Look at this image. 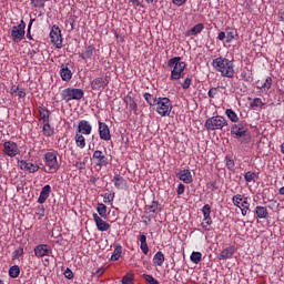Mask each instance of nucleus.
<instances>
[{
	"label": "nucleus",
	"mask_w": 284,
	"mask_h": 284,
	"mask_svg": "<svg viewBox=\"0 0 284 284\" xmlns=\"http://www.w3.org/2000/svg\"><path fill=\"white\" fill-rule=\"evenodd\" d=\"M240 79H243L244 81H252V73H241Z\"/></svg>",
	"instance_id": "58"
},
{
	"label": "nucleus",
	"mask_w": 284,
	"mask_h": 284,
	"mask_svg": "<svg viewBox=\"0 0 284 284\" xmlns=\"http://www.w3.org/2000/svg\"><path fill=\"white\" fill-rule=\"evenodd\" d=\"M51 193H52V186H50V184L44 185L38 197V203H40V205H43V203H45V201L50 199Z\"/></svg>",
	"instance_id": "20"
},
{
	"label": "nucleus",
	"mask_w": 284,
	"mask_h": 284,
	"mask_svg": "<svg viewBox=\"0 0 284 284\" xmlns=\"http://www.w3.org/2000/svg\"><path fill=\"white\" fill-rule=\"evenodd\" d=\"M51 43L55 45V48H63V38L61 37V29L58 26H53L50 31Z\"/></svg>",
	"instance_id": "12"
},
{
	"label": "nucleus",
	"mask_w": 284,
	"mask_h": 284,
	"mask_svg": "<svg viewBox=\"0 0 284 284\" xmlns=\"http://www.w3.org/2000/svg\"><path fill=\"white\" fill-rule=\"evenodd\" d=\"M173 6H178V8H181V6H184V3H187V0H172Z\"/></svg>",
	"instance_id": "59"
},
{
	"label": "nucleus",
	"mask_w": 284,
	"mask_h": 284,
	"mask_svg": "<svg viewBox=\"0 0 284 284\" xmlns=\"http://www.w3.org/2000/svg\"><path fill=\"white\" fill-rule=\"evenodd\" d=\"M97 212L100 219H108V206L103 203H98Z\"/></svg>",
	"instance_id": "30"
},
{
	"label": "nucleus",
	"mask_w": 284,
	"mask_h": 284,
	"mask_svg": "<svg viewBox=\"0 0 284 284\" xmlns=\"http://www.w3.org/2000/svg\"><path fill=\"white\" fill-rule=\"evenodd\" d=\"M18 165H19L20 170H23L24 172H29V174H34V173L39 172V170H40L39 164H34V163L28 162L26 160L18 161Z\"/></svg>",
	"instance_id": "13"
},
{
	"label": "nucleus",
	"mask_w": 284,
	"mask_h": 284,
	"mask_svg": "<svg viewBox=\"0 0 284 284\" xmlns=\"http://www.w3.org/2000/svg\"><path fill=\"white\" fill-rule=\"evenodd\" d=\"M202 214H203L204 219L210 217L211 214H212V206H210V204H205V205L202 207Z\"/></svg>",
	"instance_id": "45"
},
{
	"label": "nucleus",
	"mask_w": 284,
	"mask_h": 284,
	"mask_svg": "<svg viewBox=\"0 0 284 284\" xmlns=\"http://www.w3.org/2000/svg\"><path fill=\"white\" fill-rule=\"evenodd\" d=\"M32 8H43L49 0H30Z\"/></svg>",
	"instance_id": "47"
},
{
	"label": "nucleus",
	"mask_w": 284,
	"mask_h": 284,
	"mask_svg": "<svg viewBox=\"0 0 284 284\" xmlns=\"http://www.w3.org/2000/svg\"><path fill=\"white\" fill-rule=\"evenodd\" d=\"M244 199L245 197L243 195L236 194L232 197V203L233 205H235V207H241V204L243 203Z\"/></svg>",
	"instance_id": "41"
},
{
	"label": "nucleus",
	"mask_w": 284,
	"mask_h": 284,
	"mask_svg": "<svg viewBox=\"0 0 284 284\" xmlns=\"http://www.w3.org/2000/svg\"><path fill=\"white\" fill-rule=\"evenodd\" d=\"M176 178L180 181H183V183H186V185H190V183L194 181L192 178V172H190L187 169L181 170L179 173H176Z\"/></svg>",
	"instance_id": "21"
},
{
	"label": "nucleus",
	"mask_w": 284,
	"mask_h": 284,
	"mask_svg": "<svg viewBox=\"0 0 284 284\" xmlns=\"http://www.w3.org/2000/svg\"><path fill=\"white\" fill-rule=\"evenodd\" d=\"M26 38V21L20 20L18 26L12 27L11 39L13 43H21Z\"/></svg>",
	"instance_id": "8"
},
{
	"label": "nucleus",
	"mask_w": 284,
	"mask_h": 284,
	"mask_svg": "<svg viewBox=\"0 0 284 284\" xmlns=\"http://www.w3.org/2000/svg\"><path fill=\"white\" fill-rule=\"evenodd\" d=\"M257 88H260V90H263L264 92H267V90L272 88V79L267 77L266 79L260 80L257 82Z\"/></svg>",
	"instance_id": "26"
},
{
	"label": "nucleus",
	"mask_w": 284,
	"mask_h": 284,
	"mask_svg": "<svg viewBox=\"0 0 284 284\" xmlns=\"http://www.w3.org/2000/svg\"><path fill=\"white\" fill-rule=\"evenodd\" d=\"M42 134H43V136H52V134H54V128H52V125H50V122L43 123Z\"/></svg>",
	"instance_id": "31"
},
{
	"label": "nucleus",
	"mask_w": 284,
	"mask_h": 284,
	"mask_svg": "<svg viewBox=\"0 0 284 284\" xmlns=\"http://www.w3.org/2000/svg\"><path fill=\"white\" fill-rule=\"evenodd\" d=\"M239 209L242 212V216H247V212H250V202L247 201V197H244Z\"/></svg>",
	"instance_id": "32"
},
{
	"label": "nucleus",
	"mask_w": 284,
	"mask_h": 284,
	"mask_svg": "<svg viewBox=\"0 0 284 284\" xmlns=\"http://www.w3.org/2000/svg\"><path fill=\"white\" fill-rule=\"evenodd\" d=\"M212 65L216 72H234V61L219 57L213 60Z\"/></svg>",
	"instance_id": "4"
},
{
	"label": "nucleus",
	"mask_w": 284,
	"mask_h": 284,
	"mask_svg": "<svg viewBox=\"0 0 284 284\" xmlns=\"http://www.w3.org/2000/svg\"><path fill=\"white\" fill-rule=\"evenodd\" d=\"M231 134L234 139L244 145H247V143L252 142V135L247 133V124L245 122L233 124L231 128Z\"/></svg>",
	"instance_id": "1"
},
{
	"label": "nucleus",
	"mask_w": 284,
	"mask_h": 284,
	"mask_svg": "<svg viewBox=\"0 0 284 284\" xmlns=\"http://www.w3.org/2000/svg\"><path fill=\"white\" fill-rule=\"evenodd\" d=\"M74 141H75L77 148H80V150H83L85 148V145H87L85 136H83L82 133H77L75 132Z\"/></svg>",
	"instance_id": "28"
},
{
	"label": "nucleus",
	"mask_w": 284,
	"mask_h": 284,
	"mask_svg": "<svg viewBox=\"0 0 284 284\" xmlns=\"http://www.w3.org/2000/svg\"><path fill=\"white\" fill-rule=\"evenodd\" d=\"M163 263H165V254L163 252L159 251L153 256V265H158V267L163 266Z\"/></svg>",
	"instance_id": "27"
},
{
	"label": "nucleus",
	"mask_w": 284,
	"mask_h": 284,
	"mask_svg": "<svg viewBox=\"0 0 284 284\" xmlns=\"http://www.w3.org/2000/svg\"><path fill=\"white\" fill-rule=\"evenodd\" d=\"M210 225H212V216L204 217L202 222V229L204 232H210L212 230Z\"/></svg>",
	"instance_id": "39"
},
{
	"label": "nucleus",
	"mask_w": 284,
	"mask_h": 284,
	"mask_svg": "<svg viewBox=\"0 0 284 284\" xmlns=\"http://www.w3.org/2000/svg\"><path fill=\"white\" fill-rule=\"evenodd\" d=\"M191 85H192V79L185 78L184 82L182 83V90H190Z\"/></svg>",
	"instance_id": "51"
},
{
	"label": "nucleus",
	"mask_w": 284,
	"mask_h": 284,
	"mask_svg": "<svg viewBox=\"0 0 284 284\" xmlns=\"http://www.w3.org/2000/svg\"><path fill=\"white\" fill-rule=\"evenodd\" d=\"M219 94V89L217 88H211L207 92L209 99H214Z\"/></svg>",
	"instance_id": "54"
},
{
	"label": "nucleus",
	"mask_w": 284,
	"mask_h": 284,
	"mask_svg": "<svg viewBox=\"0 0 284 284\" xmlns=\"http://www.w3.org/2000/svg\"><path fill=\"white\" fill-rule=\"evenodd\" d=\"M122 284H134V273L129 272L126 273L122 280H121Z\"/></svg>",
	"instance_id": "38"
},
{
	"label": "nucleus",
	"mask_w": 284,
	"mask_h": 284,
	"mask_svg": "<svg viewBox=\"0 0 284 284\" xmlns=\"http://www.w3.org/2000/svg\"><path fill=\"white\" fill-rule=\"evenodd\" d=\"M64 276H65L69 281H72V278H74V273L72 272V270L67 268V270L64 271Z\"/></svg>",
	"instance_id": "57"
},
{
	"label": "nucleus",
	"mask_w": 284,
	"mask_h": 284,
	"mask_svg": "<svg viewBox=\"0 0 284 284\" xmlns=\"http://www.w3.org/2000/svg\"><path fill=\"white\" fill-rule=\"evenodd\" d=\"M37 258H43V256H50L52 254V247L48 244H39L33 250Z\"/></svg>",
	"instance_id": "14"
},
{
	"label": "nucleus",
	"mask_w": 284,
	"mask_h": 284,
	"mask_svg": "<svg viewBox=\"0 0 284 284\" xmlns=\"http://www.w3.org/2000/svg\"><path fill=\"white\" fill-rule=\"evenodd\" d=\"M161 212V204L159 201H152L151 204L145 206L146 214H159Z\"/></svg>",
	"instance_id": "24"
},
{
	"label": "nucleus",
	"mask_w": 284,
	"mask_h": 284,
	"mask_svg": "<svg viewBox=\"0 0 284 284\" xmlns=\"http://www.w3.org/2000/svg\"><path fill=\"white\" fill-rule=\"evenodd\" d=\"M256 179V173L248 171L244 174V180L246 181V183H252L254 182Z\"/></svg>",
	"instance_id": "44"
},
{
	"label": "nucleus",
	"mask_w": 284,
	"mask_h": 284,
	"mask_svg": "<svg viewBox=\"0 0 284 284\" xmlns=\"http://www.w3.org/2000/svg\"><path fill=\"white\" fill-rule=\"evenodd\" d=\"M75 168L78 170H85V162H77Z\"/></svg>",
	"instance_id": "64"
},
{
	"label": "nucleus",
	"mask_w": 284,
	"mask_h": 284,
	"mask_svg": "<svg viewBox=\"0 0 284 284\" xmlns=\"http://www.w3.org/2000/svg\"><path fill=\"white\" fill-rule=\"evenodd\" d=\"M75 133L84 134V136H90V134H92V124L88 120H81L78 123V129Z\"/></svg>",
	"instance_id": "15"
},
{
	"label": "nucleus",
	"mask_w": 284,
	"mask_h": 284,
	"mask_svg": "<svg viewBox=\"0 0 284 284\" xmlns=\"http://www.w3.org/2000/svg\"><path fill=\"white\" fill-rule=\"evenodd\" d=\"M16 97H19V99H26V91L23 89L18 90Z\"/></svg>",
	"instance_id": "62"
},
{
	"label": "nucleus",
	"mask_w": 284,
	"mask_h": 284,
	"mask_svg": "<svg viewBox=\"0 0 284 284\" xmlns=\"http://www.w3.org/2000/svg\"><path fill=\"white\" fill-rule=\"evenodd\" d=\"M181 72H172L171 73V79H173L174 81H179V79L181 78Z\"/></svg>",
	"instance_id": "60"
},
{
	"label": "nucleus",
	"mask_w": 284,
	"mask_h": 284,
	"mask_svg": "<svg viewBox=\"0 0 284 284\" xmlns=\"http://www.w3.org/2000/svg\"><path fill=\"white\" fill-rule=\"evenodd\" d=\"M204 128L209 130V132L223 130V128H227V120L223 115H213L212 118L206 119Z\"/></svg>",
	"instance_id": "3"
},
{
	"label": "nucleus",
	"mask_w": 284,
	"mask_h": 284,
	"mask_svg": "<svg viewBox=\"0 0 284 284\" xmlns=\"http://www.w3.org/2000/svg\"><path fill=\"white\" fill-rule=\"evenodd\" d=\"M38 112L40 115V121H42V123H50V115L52 113L50 112V110H48V108L39 106Z\"/></svg>",
	"instance_id": "23"
},
{
	"label": "nucleus",
	"mask_w": 284,
	"mask_h": 284,
	"mask_svg": "<svg viewBox=\"0 0 284 284\" xmlns=\"http://www.w3.org/2000/svg\"><path fill=\"white\" fill-rule=\"evenodd\" d=\"M155 112H158L160 116H170L172 112V101H170L169 98H158Z\"/></svg>",
	"instance_id": "6"
},
{
	"label": "nucleus",
	"mask_w": 284,
	"mask_h": 284,
	"mask_svg": "<svg viewBox=\"0 0 284 284\" xmlns=\"http://www.w3.org/2000/svg\"><path fill=\"white\" fill-rule=\"evenodd\" d=\"M60 77H61L62 81H71L72 72H61Z\"/></svg>",
	"instance_id": "52"
},
{
	"label": "nucleus",
	"mask_w": 284,
	"mask_h": 284,
	"mask_svg": "<svg viewBox=\"0 0 284 284\" xmlns=\"http://www.w3.org/2000/svg\"><path fill=\"white\" fill-rule=\"evenodd\" d=\"M140 250H142L143 254L148 255L150 252V246H148V242L140 244Z\"/></svg>",
	"instance_id": "56"
},
{
	"label": "nucleus",
	"mask_w": 284,
	"mask_h": 284,
	"mask_svg": "<svg viewBox=\"0 0 284 284\" xmlns=\"http://www.w3.org/2000/svg\"><path fill=\"white\" fill-rule=\"evenodd\" d=\"M44 165L47 168L44 169V172H47V174H55V172H59L61 164L59 163V159L57 158V152L52 151L44 154Z\"/></svg>",
	"instance_id": "2"
},
{
	"label": "nucleus",
	"mask_w": 284,
	"mask_h": 284,
	"mask_svg": "<svg viewBox=\"0 0 284 284\" xmlns=\"http://www.w3.org/2000/svg\"><path fill=\"white\" fill-rule=\"evenodd\" d=\"M263 105H265V103H263V100H261V98H255L251 102V108H263Z\"/></svg>",
	"instance_id": "48"
},
{
	"label": "nucleus",
	"mask_w": 284,
	"mask_h": 284,
	"mask_svg": "<svg viewBox=\"0 0 284 284\" xmlns=\"http://www.w3.org/2000/svg\"><path fill=\"white\" fill-rule=\"evenodd\" d=\"M111 77L108 74H102L91 81V90L95 92H103L108 85H110Z\"/></svg>",
	"instance_id": "7"
},
{
	"label": "nucleus",
	"mask_w": 284,
	"mask_h": 284,
	"mask_svg": "<svg viewBox=\"0 0 284 284\" xmlns=\"http://www.w3.org/2000/svg\"><path fill=\"white\" fill-rule=\"evenodd\" d=\"M18 92H19V85H12L10 89V94L16 97Z\"/></svg>",
	"instance_id": "61"
},
{
	"label": "nucleus",
	"mask_w": 284,
	"mask_h": 284,
	"mask_svg": "<svg viewBox=\"0 0 284 284\" xmlns=\"http://www.w3.org/2000/svg\"><path fill=\"white\" fill-rule=\"evenodd\" d=\"M186 65L187 64L181 57H174L168 61V68L171 70V72H184Z\"/></svg>",
	"instance_id": "10"
},
{
	"label": "nucleus",
	"mask_w": 284,
	"mask_h": 284,
	"mask_svg": "<svg viewBox=\"0 0 284 284\" xmlns=\"http://www.w3.org/2000/svg\"><path fill=\"white\" fill-rule=\"evenodd\" d=\"M114 192L104 193L103 196V203H108L109 205H112L114 203Z\"/></svg>",
	"instance_id": "40"
},
{
	"label": "nucleus",
	"mask_w": 284,
	"mask_h": 284,
	"mask_svg": "<svg viewBox=\"0 0 284 284\" xmlns=\"http://www.w3.org/2000/svg\"><path fill=\"white\" fill-rule=\"evenodd\" d=\"M142 276H143L144 281H146V283L161 284V283H159V280L154 278V276H152V275L143 274Z\"/></svg>",
	"instance_id": "49"
},
{
	"label": "nucleus",
	"mask_w": 284,
	"mask_h": 284,
	"mask_svg": "<svg viewBox=\"0 0 284 284\" xmlns=\"http://www.w3.org/2000/svg\"><path fill=\"white\" fill-rule=\"evenodd\" d=\"M112 183L116 190H128V180L119 173L114 174Z\"/></svg>",
	"instance_id": "17"
},
{
	"label": "nucleus",
	"mask_w": 284,
	"mask_h": 284,
	"mask_svg": "<svg viewBox=\"0 0 284 284\" xmlns=\"http://www.w3.org/2000/svg\"><path fill=\"white\" fill-rule=\"evenodd\" d=\"M21 153V149H19V144L14 141H6L3 143V154L6 156H10V159H14L18 154Z\"/></svg>",
	"instance_id": "11"
},
{
	"label": "nucleus",
	"mask_w": 284,
	"mask_h": 284,
	"mask_svg": "<svg viewBox=\"0 0 284 284\" xmlns=\"http://www.w3.org/2000/svg\"><path fill=\"white\" fill-rule=\"evenodd\" d=\"M20 274H21V267H19V265H13L9 268L10 278H19Z\"/></svg>",
	"instance_id": "34"
},
{
	"label": "nucleus",
	"mask_w": 284,
	"mask_h": 284,
	"mask_svg": "<svg viewBox=\"0 0 284 284\" xmlns=\"http://www.w3.org/2000/svg\"><path fill=\"white\" fill-rule=\"evenodd\" d=\"M124 103H126L129 110H133L135 111L138 105H136V101H134V98L130 97V95H126L124 98Z\"/></svg>",
	"instance_id": "37"
},
{
	"label": "nucleus",
	"mask_w": 284,
	"mask_h": 284,
	"mask_svg": "<svg viewBox=\"0 0 284 284\" xmlns=\"http://www.w3.org/2000/svg\"><path fill=\"white\" fill-rule=\"evenodd\" d=\"M225 161H226L227 170H234L235 163H234V160L232 159V156L226 155Z\"/></svg>",
	"instance_id": "50"
},
{
	"label": "nucleus",
	"mask_w": 284,
	"mask_h": 284,
	"mask_svg": "<svg viewBox=\"0 0 284 284\" xmlns=\"http://www.w3.org/2000/svg\"><path fill=\"white\" fill-rule=\"evenodd\" d=\"M21 256H23V247L20 246L18 247L16 251L12 252V261H19V258H21Z\"/></svg>",
	"instance_id": "42"
},
{
	"label": "nucleus",
	"mask_w": 284,
	"mask_h": 284,
	"mask_svg": "<svg viewBox=\"0 0 284 284\" xmlns=\"http://www.w3.org/2000/svg\"><path fill=\"white\" fill-rule=\"evenodd\" d=\"M70 64H62L60 72H72V70L69 68Z\"/></svg>",
	"instance_id": "63"
},
{
	"label": "nucleus",
	"mask_w": 284,
	"mask_h": 284,
	"mask_svg": "<svg viewBox=\"0 0 284 284\" xmlns=\"http://www.w3.org/2000/svg\"><path fill=\"white\" fill-rule=\"evenodd\" d=\"M32 23H34V19H31L28 24L27 39H29V41H32V34L30 33V30H32Z\"/></svg>",
	"instance_id": "55"
},
{
	"label": "nucleus",
	"mask_w": 284,
	"mask_h": 284,
	"mask_svg": "<svg viewBox=\"0 0 284 284\" xmlns=\"http://www.w3.org/2000/svg\"><path fill=\"white\" fill-rule=\"evenodd\" d=\"M176 194H178V196H181V195L185 194V184L180 183L178 185Z\"/></svg>",
	"instance_id": "53"
},
{
	"label": "nucleus",
	"mask_w": 284,
	"mask_h": 284,
	"mask_svg": "<svg viewBox=\"0 0 284 284\" xmlns=\"http://www.w3.org/2000/svg\"><path fill=\"white\" fill-rule=\"evenodd\" d=\"M201 258H203V254L201 252H193L191 254V261L192 263H195V265H197V263H201Z\"/></svg>",
	"instance_id": "43"
},
{
	"label": "nucleus",
	"mask_w": 284,
	"mask_h": 284,
	"mask_svg": "<svg viewBox=\"0 0 284 284\" xmlns=\"http://www.w3.org/2000/svg\"><path fill=\"white\" fill-rule=\"evenodd\" d=\"M143 99L146 101V103L149 105H151L152 108H155L158 101H159V98H154V95L150 94V93H144L143 94Z\"/></svg>",
	"instance_id": "33"
},
{
	"label": "nucleus",
	"mask_w": 284,
	"mask_h": 284,
	"mask_svg": "<svg viewBox=\"0 0 284 284\" xmlns=\"http://www.w3.org/2000/svg\"><path fill=\"white\" fill-rule=\"evenodd\" d=\"M236 254V246L231 245L224 248L217 256L219 261H227Z\"/></svg>",
	"instance_id": "19"
},
{
	"label": "nucleus",
	"mask_w": 284,
	"mask_h": 284,
	"mask_svg": "<svg viewBox=\"0 0 284 284\" xmlns=\"http://www.w3.org/2000/svg\"><path fill=\"white\" fill-rule=\"evenodd\" d=\"M92 161L97 168L101 170V168H108L110 165V159L105 155V152L101 150H95L92 154Z\"/></svg>",
	"instance_id": "9"
},
{
	"label": "nucleus",
	"mask_w": 284,
	"mask_h": 284,
	"mask_svg": "<svg viewBox=\"0 0 284 284\" xmlns=\"http://www.w3.org/2000/svg\"><path fill=\"white\" fill-rule=\"evenodd\" d=\"M237 33L236 31L232 30V31H227L226 32V43H232V41H234V39H236Z\"/></svg>",
	"instance_id": "46"
},
{
	"label": "nucleus",
	"mask_w": 284,
	"mask_h": 284,
	"mask_svg": "<svg viewBox=\"0 0 284 284\" xmlns=\"http://www.w3.org/2000/svg\"><path fill=\"white\" fill-rule=\"evenodd\" d=\"M225 114L231 123H239V114H236L232 109H226Z\"/></svg>",
	"instance_id": "36"
},
{
	"label": "nucleus",
	"mask_w": 284,
	"mask_h": 284,
	"mask_svg": "<svg viewBox=\"0 0 284 284\" xmlns=\"http://www.w3.org/2000/svg\"><path fill=\"white\" fill-rule=\"evenodd\" d=\"M94 52H97V48H94V45H87L84 47V50H82V52L80 53L81 59H83V61H92V57H94Z\"/></svg>",
	"instance_id": "22"
},
{
	"label": "nucleus",
	"mask_w": 284,
	"mask_h": 284,
	"mask_svg": "<svg viewBox=\"0 0 284 284\" xmlns=\"http://www.w3.org/2000/svg\"><path fill=\"white\" fill-rule=\"evenodd\" d=\"M99 134L101 141H111L112 134H110V126H108L104 122L99 121Z\"/></svg>",
	"instance_id": "16"
},
{
	"label": "nucleus",
	"mask_w": 284,
	"mask_h": 284,
	"mask_svg": "<svg viewBox=\"0 0 284 284\" xmlns=\"http://www.w3.org/2000/svg\"><path fill=\"white\" fill-rule=\"evenodd\" d=\"M93 221L99 232H108V230L111 227L110 223L103 221V217L99 216L97 213L93 214Z\"/></svg>",
	"instance_id": "18"
},
{
	"label": "nucleus",
	"mask_w": 284,
	"mask_h": 284,
	"mask_svg": "<svg viewBox=\"0 0 284 284\" xmlns=\"http://www.w3.org/2000/svg\"><path fill=\"white\" fill-rule=\"evenodd\" d=\"M84 95L85 92L83 91V89L67 88L61 92V99L67 103L70 101H81Z\"/></svg>",
	"instance_id": "5"
},
{
	"label": "nucleus",
	"mask_w": 284,
	"mask_h": 284,
	"mask_svg": "<svg viewBox=\"0 0 284 284\" xmlns=\"http://www.w3.org/2000/svg\"><path fill=\"white\" fill-rule=\"evenodd\" d=\"M203 28H204L203 23H197L187 31L186 36L196 37V34H201V32H203Z\"/></svg>",
	"instance_id": "29"
},
{
	"label": "nucleus",
	"mask_w": 284,
	"mask_h": 284,
	"mask_svg": "<svg viewBox=\"0 0 284 284\" xmlns=\"http://www.w3.org/2000/svg\"><path fill=\"white\" fill-rule=\"evenodd\" d=\"M121 254H123V246L119 244L114 247L113 254L111 255V261H119V258H121Z\"/></svg>",
	"instance_id": "35"
},
{
	"label": "nucleus",
	"mask_w": 284,
	"mask_h": 284,
	"mask_svg": "<svg viewBox=\"0 0 284 284\" xmlns=\"http://www.w3.org/2000/svg\"><path fill=\"white\" fill-rule=\"evenodd\" d=\"M255 214L257 219H264V220L270 219V211H267V206L257 205L255 207Z\"/></svg>",
	"instance_id": "25"
}]
</instances>
